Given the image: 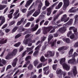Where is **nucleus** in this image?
I'll return each instance as SVG.
<instances>
[{
  "mask_svg": "<svg viewBox=\"0 0 78 78\" xmlns=\"http://www.w3.org/2000/svg\"><path fill=\"white\" fill-rule=\"evenodd\" d=\"M17 61H18V59L17 58H15L13 61V62L12 63V65L13 67H16V64H17Z\"/></svg>",
  "mask_w": 78,
  "mask_h": 78,
  "instance_id": "12",
  "label": "nucleus"
},
{
  "mask_svg": "<svg viewBox=\"0 0 78 78\" xmlns=\"http://www.w3.org/2000/svg\"><path fill=\"white\" fill-rule=\"evenodd\" d=\"M57 64H54L52 66V68L54 70L56 69V67H57Z\"/></svg>",
  "mask_w": 78,
  "mask_h": 78,
  "instance_id": "35",
  "label": "nucleus"
},
{
  "mask_svg": "<svg viewBox=\"0 0 78 78\" xmlns=\"http://www.w3.org/2000/svg\"><path fill=\"white\" fill-rule=\"evenodd\" d=\"M27 9H23L21 10V11L23 13H25L27 12Z\"/></svg>",
  "mask_w": 78,
  "mask_h": 78,
  "instance_id": "38",
  "label": "nucleus"
},
{
  "mask_svg": "<svg viewBox=\"0 0 78 78\" xmlns=\"http://www.w3.org/2000/svg\"><path fill=\"white\" fill-rule=\"evenodd\" d=\"M22 36V35L20 34H18L16 35L15 37V39H17V38H19V37H20V36Z\"/></svg>",
  "mask_w": 78,
  "mask_h": 78,
  "instance_id": "32",
  "label": "nucleus"
},
{
  "mask_svg": "<svg viewBox=\"0 0 78 78\" xmlns=\"http://www.w3.org/2000/svg\"><path fill=\"white\" fill-rule=\"evenodd\" d=\"M56 28H58L57 26H50L48 27H44L43 28V33L44 34H47L48 32H49L53 28V30L55 29Z\"/></svg>",
  "mask_w": 78,
  "mask_h": 78,
  "instance_id": "4",
  "label": "nucleus"
},
{
  "mask_svg": "<svg viewBox=\"0 0 78 78\" xmlns=\"http://www.w3.org/2000/svg\"><path fill=\"white\" fill-rule=\"evenodd\" d=\"M27 41L28 43H30V42H31L32 41L31 39V38H28L27 39Z\"/></svg>",
  "mask_w": 78,
  "mask_h": 78,
  "instance_id": "56",
  "label": "nucleus"
},
{
  "mask_svg": "<svg viewBox=\"0 0 78 78\" xmlns=\"http://www.w3.org/2000/svg\"><path fill=\"white\" fill-rule=\"evenodd\" d=\"M74 47H78V42H77L74 45Z\"/></svg>",
  "mask_w": 78,
  "mask_h": 78,
  "instance_id": "52",
  "label": "nucleus"
},
{
  "mask_svg": "<svg viewBox=\"0 0 78 78\" xmlns=\"http://www.w3.org/2000/svg\"><path fill=\"white\" fill-rule=\"evenodd\" d=\"M41 6L40 5L39 6H38V9L35 11L38 14H39L41 13Z\"/></svg>",
  "mask_w": 78,
  "mask_h": 78,
  "instance_id": "18",
  "label": "nucleus"
},
{
  "mask_svg": "<svg viewBox=\"0 0 78 78\" xmlns=\"http://www.w3.org/2000/svg\"><path fill=\"white\" fill-rule=\"evenodd\" d=\"M8 7H7L5 9L3 14H5V13L7 11H8Z\"/></svg>",
  "mask_w": 78,
  "mask_h": 78,
  "instance_id": "55",
  "label": "nucleus"
},
{
  "mask_svg": "<svg viewBox=\"0 0 78 78\" xmlns=\"http://www.w3.org/2000/svg\"><path fill=\"white\" fill-rule=\"evenodd\" d=\"M7 41H8L7 39H5V40L4 38L2 39L0 38V44L1 45L5 44H6L7 42Z\"/></svg>",
  "mask_w": 78,
  "mask_h": 78,
  "instance_id": "10",
  "label": "nucleus"
},
{
  "mask_svg": "<svg viewBox=\"0 0 78 78\" xmlns=\"http://www.w3.org/2000/svg\"><path fill=\"white\" fill-rule=\"evenodd\" d=\"M5 18H3V19L2 20L1 23H2V24H3V23H5Z\"/></svg>",
  "mask_w": 78,
  "mask_h": 78,
  "instance_id": "51",
  "label": "nucleus"
},
{
  "mask_svg": "<svg viewBox=\"0 0 78 78\" xmlns=\"http://www.w3.org/2000/svg\"><path fill=\"white\" fill-rule=\"evenodd\" d=\"M49 23V21H46L44 23V25H47Z\"/></svg>",
  "mask_w": 78,
  "mask_h": 78,
  "instance_id": "54",
  "label": "nucleus"
},
{
  "mask_svg": "<svg viewBox=\"0 0 78 78\" xmlns=\"http://www.w3.org/2000/svg\"><path fill=\"white\" fill-rule=\"evenodd\" d=\"M21 44V43L20 42H19L17 43H16L14 45V46L16 47H19L20 45Z\"/></svg>",
  "mask_w": 78,
  "mask_h": 78,
  "instance_id": "29",
  "label": "nucleus"
},
{
  "mask_svg": "<svg viewBox=\"0 0 78 78\" xmlns=\"http://www.w3.org/2000/svg\"><path fill=\"white\" fill-rule=\"evenodd\" d=\"M35 11V9H33L32 10L28 12V13H27V17H30L31 14H32V13H33Z\"/></svg>",
  "mask_w": 78,
  "mask_h": 78,
  "instance_id": "13",
  "label": "nucleus"
},
{
  "mask_svg": "<svg viewBox=\"0 0 78 78\" xmlns=\"http://www.w3.org/2000/svg\"><path fill=\"white\" fill-rule=\"evenodd\" d=\"M73 73L74 76H75L77 73H78V72H77V70H76V66H74L73 68Z\"/></svg>",
  "mask_w": 78,
  "mask_h": 78,
  "instance_id": "15",
  "label": "nucleus"
},
{
  "mask_svg": "<svg viewBox=\"0 0 78 78\" xmlns=\"http://www.w3.org/2000/svg\"><path fill=\"white\" fill-rule=\"evenodd\" d=\"M63 9L65 10L66 9L67 6H69V4H70V2H69V0H63Z\"/></svg>",
  "mask_w": 78,
  "mask_h": 78,
  "instance_id": "6",
  "label": "nucleus"
},
{
  "mask_svg": "<svg viewBox=\"0 0 78 78\" xmlns=\"http://www.w3.org/2000/svg\"><path fill=\"white\" fill-rule=\"evenodd\" d=\"M68 76H72V73L71 72H69L68 73Z\"/></svg>",
  "mask_w": 78,
  "mask_h": 78,
  "instance_id": "62",
  "label": "nucleus"
},
{
  "mask_svg": "<svg viewBox=\"0 0 78 78\" xmlns=\"http://www.w3.org/2000/svg\"><path fill=\"white\" fill-rule=\"evenodd\" d=\"M6 27H7V24H5L4 25L2 28V29H4Z\"/></svg>",
  "mask_w": 78,
  "mask_h": 78,
  "instance_id": "60",
  "label": "nucleus"
},
{
  "mask_svg": "<svg viewBox=\"0 0 78 78\" xmlns=\"http://www.w3.org/2000/svg\"><path fill=\"white\" fill-rule=\"evenodd\" d=\"M39 14L35 12L34 14L33 15V16H34V17H37V16Z\"/></svg>",
  "mask_w": 78,
  "mask_h": 78,
  "instance_id": "41",
  "label": "nucleus"
},
{
  "mask_svg": "<svg viewBox=\"0 0 78 78\" xmlns=\"http://www.w3.org/2000/svg\"><path fill=\"white\" fill-rule=\"evenodd\" d=\"M12 66H11V65H9L8 66H7L6 69V71H7L8 69H9L11 68Z\"/></svg>",
  "mask_w": 78,
  "mask_h": 78,
  "instance_id": "44",
  "label": "nucleus"
},
{
  "mask_svg": "<svg viewBox=\"0 0 78 78\" xmlns=\"http://www.w3.org/2000/svg\"><path fill=\"white\" fill-rule=\"evenodd\" d=\"M17 49H15L13 50L12 52L11 53L12 55L13 56H14V55H16V54H17Z\"/></svg>",
  "mask_w": 78,
  "mask_h": 78,
  "instance_id": "19",
  "label": "nucleus"
},
{
  "mask_svg": "<svg viewBox=\"0 0 78 78\" xmlns=\"http://www.w3.org/2000/svg\"><path fill=\"white\" fill-rule=\"evenodd\" d=\"M27 69H28V70H31L33 69V65L31 64H30L28 66Z\"/></svg>",
  "mask_w": 78,
  "mask_h": 78,
  "instance_id": "24",
  "label": "nucleus"
},
{
  "mask_svg": "<svg viewBox=\"0 0 78 78\" xmlns=\"http://www.w3.org/2000/svg\"><path fill=\"white\" fill-rule=\"evenodd\" d=\"M15 22H15V21H12L11 23H9V26H12V25H14V23H15Z\"/></svg>",
  "mask_w": 78,
  "mask_h": 78,
  "instance_id": "39",
  "label": "nucleus"
},
{
  "mask_svg": "<svg viewBox=\"0 0 78 78\" xmlns=\"http://www.w3.org/2000/svg\"><path fill=\"white\" fill-rule=\"evenodd\" d=\"M70 39H73V41H75V40H76V38H75V35H74L73 34L70 36Z\"/></svg>",
  "mask_w": 78,
  "mask_h": 78,
  "instance_id": "28",
  "label": "nucleus"
},
{
  "mask_svg": "<svg viewBox=\"0 0 78 78\" xmlns=\"http://www.w3.org/2000/svg\"><path fill=\"white\" fill-rule=\"evenodd\" d=\"M39 2L40 4H39L38 5V6H39V5H40L41 6V7L42 8V6L43 5L42 2L41 1V0H40Z\"/></svg>",
  "mask_w": 78,
  "mask_h": 78,
  "instance_id": "57",
  "label": "nucleus"
},
{
  "mask_svg": "<svg viewBox=\"0 0 78 78\" xmlns=\"http://www.w3.org/2000/svg\"><path fill=\"white\" fill-rule=\"evenodd\" d=\"M23 43L24 44H25V45H27V44H28V40L27 39L26 40H24L23 41Z\"/></svg>",
  "mask_w": 78,
  "mask_h": 78,
  "instance_id": "46",
  "label": "nucleus"
},
{
  "mask_svg": "<svg viewBox=\"0 0 78 78\" xmlns=\"http://www.w3.org/2000/svg\"><path fill=\"white\" fill-rule=\"evenodd\" d=\"M50 5V3L49 2L47 1H45V5L46 6H49V5Z\"/></svg>",
  "mask_w": 78,
  "mask_h": 78,
  "instance_id": "34",
  "label": "nucleus"
},
{
  "mask_svg": "<svg viewBox=\"0 0 78 78\" xmlns=\"http://www.w3.org/2000/svg\"><path fill=\"white\" fill-rule=\"evenodd\" d=\"M27 52V51H24L22 54V56L23 57L26 54V52Z\"/></svg>",
  "mask_w": 78,
  "mask_h": 78,
  "instance_id": "58",
  "label": "nucleus"
},
{
  "mask_svg": "<svg viewBox=\"0 0 78 78\" xmlns=\"http://www.w3.org/2000/svg\"><path fill=\"white\" fill-rule=\"evenodd\" d=\"M34 47V46H32L30 48H27V50L26 51V52L28 53L29 52V51H31V50H32L33 49Z\"/></svg>",
  "mask_w": 78,
  "mask_h": 78,
  "instance_id": "22",
  "label": "nucleus"
},
{
  "mask_svg": "<svg viewBox=\"0 0 78 78\" xmlns=\"http://www.w3.org/2000/svg\"><path fill=\"white\" fill-rule=\"evenodd\" d=\"M56 73L57 74L58 76V78H62V74H63V71H62L61 69L57 70Z\"/></svg>",
  "mask_w": 78,
  "mask_h": 78,
  "instance_id": "8",
  "label": "nucleus"
},
{
  "mask_svg": "<svg viewBox=\"0 0 78 78\" xmlns=\"http://www.w3.org/2000/svg\"><path fill=\"white\" fill-rule=\"evenodd\" d=\"M61 14L60 13H59L58 14H57L56 16H55L54 18V19H53L54 21H55V20H56L58 19V17H59V16H60V15H61Z\"/></svg>",
  "mask_w": 78,
  "mask_h": 78,
  "instance_id": "25",
  "label": "nucleus"
},
{
  "mask_svg": "<svg viewBox=\"0 0 78 78\" xmlns=\"http://www.w3.org/2000/svg\"><path fill=\"white\" fill-rule=\"evenodd\" d=\"M6 7V5H0V10H3Z\"/></svg>",
  "mask_w": 78,
  "mask_h": 78,
  "instance_id": "23",
  "label": "nucleus"
},
{
  "mask_svg": "<svg viewBox=\"0 0 78 78\" xmlns=\"http://www.w3.org/2000/svg\"><path fill=\"white\" fill-rule=\"evenodd\" d=\"M75 27H70L69 28V30H74V29H75Z\"/></svg>",
  "mask_w": 78,
  "mask_h": 78,
  "instance_id": "50",
  "label": "nucleus"
},
{
  "mask_svg": "<svg viewBox=\"0 0 78 78\" xmlns=\"http://www.w3.org/2000/svg\"><path fill=\"white\" fill-rule=\"evenodd\" d=\"M62 40L63 41H65L67 44H69L70 42V41L69 38H66L65 37L63 38Z\"/></svg>",
  "mask_w": 78,
  "mask_h": 78,
  "instance_id": "17",
  "label": "nucleus"
},
{
  "mask_svg": "<svg viewBox=\"0 0 78 78\" xmlns=\"http://www.w3.org/2000/svg\"><path fill=\"white\" fill-rule=\"evenodd\" d=\"M73 51V48L71 49L69 51L68 57L70 58V57H72L73 58L68 60V62L70 64H73L74 65L76 63V60H75V56H78V54L76 52H75L73 55H72Z\"/></svg>",
  "mask_w": 78,
  "mask_h": 78,
  "instance_id": "1",
  "label": "nucleus"
},
{
  "mask_svg": "<svg viewBox=\"0 0 78 78\" xmlns=\"http://www.w3.org/2000/svg\"><path fill=\"white\" fill-rule=\"evenodd\" d=\"M13 56L12 54L10 53L8 54L6 57L5 59H11V57Z\"/></svg>",
  "mask_w": 78,
  "mask_h": 78,
  "instance_id": "20",
  "label": "nucleus"
},
{
  "mask_svg": "<svg viewBox=\"0 0 78 78\" xmlns=\"http://www.w3.org/2000/svg\"><path fill=\"white\" fill-rule=\"evenodd\" d=\"M41 46H42L41 44L38 45L35 48V50H39V48H40V47H41Z\"/></svg>",
  "mask_w": 78,
  "mask_h": 78,
  "instance_id": "33",
  "label": "nucleus"
},
{
  "mask_svg": "<svg viewBox=\"0 0 78 78\" xmlns=\"http://www.w3.org/2000/svg\"><path fill=\"white\" fill-rule=\"evenodd\" d=\"M44 22H45V20H43L42 21H41L40 23V25H42V24L44 23Z\"/></svg>",
  "mask_w": 78,
  "mask_h": 78,
  "instance_id": "63",
  "label": "nucleus"
},
{
  "mask_svg": "<svg viewBox=\"0 0 78 78\" xmlns=\"http://www.w3.org/2000/svg\"><path fill=\"white\" fill-rule=\"evenodd\" d=\"M2 63L3 64H5L6 63V62L5 60L4 59L2 60Z\"/></svg>",
  "mask_w": 78,
  "mask_h": 78,
  "instance_id": "61",
  "label": "nucleus"
},
{
  "mask_svg": "<svg viewBox=\"0 0 78 78\" xmlns=\"http://www.w3.org/2000/svg\"><path fill=\"white\" fill-rule=\"evenodd\" d=\"M39 52V51H35L34 53V55L35 56H37V53Z\"/></svg>",
  "mask_w": 78,
  "mask_h": 78,
  "instance_id": "47",
  "label": "nucleus"
},
{
  "mask_svg": "<svg viewBox=\"0 0 78 78\" xmlns=\"http://www.w3.org/2000/svg\"><path fill=\"white\" fill-rule=\"evenodd\" d=\"M10 30V29H7L5 30V31L6 33H9V32Z\"/></svg>",
  "mask_w": 78,
  "mask_h": 78,
  "instance_id": "53",
  "label": "nucleus"
},
{
  "mask_svg": "<svg viewBox=\"0 0 78 78\" xmlns=\"http://www.w3.org/2000/svg\"><path fill=\"white\" fill-rule=\"evenodd\" d=\"M48 69H49V66H48L43 68V70L44 71H47Z\"/></svg>",
  "mask_w": 78,
  "mask_h": 78,
  "instance_id": "31",
  "label": "nucleus"
},
{
  "mask_svg": "<svg viewBox=\"0 0 78 78\" xmlns=\"http://www.w3.org/2000/svg\"><path fill=\"white\" fill-rule=\"evenodd\" d=\"M62 4H63V3H62V2H60L58 5H57L55 7V9H60L61 7L62 6Z\"/></svg>",
  "mask_w": 78,
  "mask_h": 78,
  "instance_id": "16",
  "label": "nucleus"
},
{
  "mask_svg": "<svg viewBox=\"0 0 78 78\" xmlns=\"http://www.w3.org/2000/svg\"><path fill=\"white\" fill-rule=\"evenodd\" d=\"M67 15L65 14L63 15V17H62L61 19V20L62 22H63L64 21V22L66 23L69 20V17H68L67 18Z\"/></svg>",
  "mask_w": 78,
  "mask_h": 78,
  "instance_id": "7",
  "label": "nucleus"
},
{
  "mask_svg": "<svg viewBox=\"0 0 78 78\" xmlns=\"http://www.w3.org/2000/svg\"><path fill=\"white\" fill-rule=\"evenodd\" d=\"M31 57L30 55H28L25 58V61H28L29 59H31Z\"/></svg>",
  "mask_w": 78,
  "mask_h": 78,
  "instance_id": "30",
  "label": "nucleus"
},
{
  "mask_svg": "<svg viewBox=\"0 0 78 78\" xmlns=\"http://www.w3.org/2000/svg\"><path fill=\"white\" fill-rule=\"evenodd\" d=\"M40 61L41 62H45V57H44V56H42L41 57V58H40Z\"/></svg>",
  "mask_w": 78,
  "mask_h": 78,
  "instance_id": "26",
  "label": "nucleus"
},
{
  "mask_svg": "<svg viewBox=\"0 0 78 78\" xmlns=\"http://www.w3.org/2000/svg\"><path fill=\"white\" fill-rule=\"evenodd\" d=\"M49 77L50 78H53V74H50L49 75Z\"/></svg>",
  "mask_w": 78,
  "mask_h": 78,
  "instance_id": "59",
  "label": "nucleus"
},
{
  "mask_svg": "<svg viewBox=\"0 0 78 78\" xmlns=\"http://www.w3.org/2000/svg\"><path fill=\"white\" fill-rule=\"evenodd\" d=\"M18 27H15L13 29H12V33H14V32H15V31L18 29Z\"/></svg>",
  "mask_w": 78,
  "mask_h": 78,
  "instance_id": "27",
  "label": "nucleus"
},
{
  "mask_svg": "<svg viewBox=\"0 0 78 78\" xmlns=\"http://www.w3.org/2000/svg\"><path fill=\"white\" fill-rule=\"evenodd\" d=\"M56 41H57V40H55L53 42H52V41L50 42V44H51V47H54V45H55V44H56Z\"/></svg>",
  "mask_w": 78,
  "mask_h": 78,
  "instance_id": "21",
  "label": "nucleus"
},
{
  "mask_svg": "<svg viewBox=\"0 0 78 78\" xmlns=\"http://www.w3.org/2000/svg\"><path fill=\"white\" fill-rule=\"evenodd\" d=\"M73 21V19H70L69 22L65 24V26L61 27L58 29V31L60 32L61 33H64L67 31V28L68 27V25H71Z\"/></svg>",
  "mask_w": 78,
  "mask_h": 78,
  "instance_id": "2",
  "label": "nucleus"
},
{
  "mask_svg": "<svg viewBox=\"0 0 78 78\" xmlns=\"http://www.w3.org/2000/svg\"><path fill=\"white\" fill-rule=\"evenodd\" d=\"M30 24H31V23L28 22L27 23L25 26V27H30Z\"/></svg>",
  "mask_w": 78,
  "mask_h": 78,
  "instance_id": "42",
  "label": "nucleus"
},
{
  "mask_svg": "<svg viewBox=\"0 0 78 78\" xmlns=\"http://www.w3.org/2000/svg\"><path fill=\"white\" fill-rule=\"evenodd\" d=\"M66 62V58H62L60 61V64L62 65L64 69L66 70H69L70 69V66L65 63Z\"/></svg>",
  "mask_w": 78,
  "mask_h": 78,
  "instance_id": "3",
  "label": "nucleus"
},
{
  "mask_svg": "<svg viewBox=\"0 0 78 78\" xmlns=\"http://www.w3.org/2000/svg\"><path fill=\"white\" fill-rule=\"evenodd\" d=\"M41 33V29H39L37 31V32L36 33V34L37 35V34H39Z\"/></svg>",
  "mask_w": 78,
  "mask_h": 78,
  "instance_id": "49",
  "label": "nucleus"
},
{
  "mask_svg": "<svg viewBox=\"0 0 78 78\" xmlns=\"http://www.w3.org/2000/svg\"><path fill=\"white\" fill-rule=\"evenodd\" d=\"M59 3V2H57L54 3L52 5H51L50 7L48 8L47 9V11L48 12L47 13V15L48 16H50L51 14V11H52V9H53V8L56 6V5Z\"/></svg>",
  "mask_w": 78,
  "mask_h": 78,
  "instance_id": "5",
  "label": "nucleus"
},
{
  "mask_svg": "<svg viewBox=\"0 0 78 78\" xmlns=\"http://www.w3.org/2000/svg\"><path fill=\"white\" fill-rule=\"evenodd\" d=\"M31 78H37V76L36 75H34L31 76Z\"/></svg>",
  "mask_w": 78,
  "mask_h": 78,
  "instance_id": "64",
  "label": "nucleus"
},
{
  "mask_svg": "<svg viewBox=\"0 0 78 78\" xmlns=\"http://www.w3.org/2000/svg\"><path fill=\"white\" fill-rule=\"evenodd\" d=\"M33 0H29L27 2V3L25 5V6L26 8H27V6H30V4L33 2Z\"/></svg>",
  "mask_w": 78,
  "mask_h": 78,
  "instance_id": "14",
  "label": "nucleus"
},
{
  "mask_svg": "<svg viewBox=\"0 0 78 78\" xmlns=\"http://www.w3.org/2000/svg\"><path fill=\"white\" fill-rule=\"evenodd\" d=\"M55 56V51H47L46 56Z\"/></svg>",
  "mask_w": 78,
  "mask_h": 78,
  "instance_id": "9",
  "label": "nucleus"
},
{
  "mask_svg": "<svg viewBox=\"0 0 78 78\" xmlns=\"http://www.w3.org/2000/svg\"><path fill=\"white\" fill-rule=\"evenodd\" d=\"M72 32L71 31H69L67 34V36L68 37H69V36H70L71 34H72Z\"/></svg>",
  "mask_w": 78,
  "mask_h": 78,
  "instance_id": "40",
  "label": "nucleus"
},
{
  "mask_svg": "<svg viewBox=\"0 0 78 78\" xmlns=\"http://www.w3.org/2000/svg\"><path fill=\"white\" fill-rule=\"evenodd\" d=\"M46 47H47L46 45H44V46H43L42 47V51H44V50H45Z\"/></svg>",
  "mask_w": 78,
  "mask_h": 78,
  "instance_id": "48",
  "label": "nucleus"
},
{
  "mask_svg": "<svg viewBox=\"0 0 78 78\" xmlns=\"http://www.w3.org/2000/svg\"><path fill=\"white\" fill-rule=\"evenodd\" d=\"M42 67V63H41L37 67V69H39V68H41V67Z\"/></svg>",
  "mask_w": 78,
  "mask_h": 78,
  "instance_id": "45",
  "label": "nucleus"
},
{
  "mask_svg": "<svg viewBox=\"0 0 78 78\" xmlns=\"http://www.w3.org/2000/svg\"><path fill=\"white\" fill-rule=\"evenodd\" d=\"M69 48V47L66 46H63L62 47L58 48V51H60V52L62 51L63 50H66Z\"/></svg>",
  "mask_w": 78,
  "mask_h": 78,
  "instance_id": "11",
  "label": "nucleus"
},
{
  "mask_svg": "<svg viewBox=\"0 0 78 78\" xmlns=\"http://www.w3.org/2000/svg\"><path fill=\"white\" fill-rule=\"evenodd\" d=\"M38 62L36 60L35 61H34V66L36 67V66H37V65L38 64Z\"/></svg>",
  "mask_w": 78,
  "mask_h": 78,
  "instance_id": "36",
  "label": "nucleus"
},
{
  "mask_svg": "<svg viewBox=\"0 0 78 78\" xmlns=\"http://www.w3.org/2000/svg\"><path fill=\"white\" fill-rule=\"evenodd\" d=\"M19 9L16 10L15 12L14 13V14H13V16H16V15L18 13H19Z\"/></svg>",
  "mask_w": 78,
  "mask_h": 78,
  "instance_id": "37",
  "label": "nucleus"
},
{
  "mask_svg": "<svg viewBox=\"0 0 78 78\" xmlns=\"http://www.w3.org/2000/svg\"><path fill=\"white\" fill-rule=\"evenodd\" d=\"M8 17L9 18V19H11L12 17V13H10L8 15Z\"/></svg>",
  "mask_w": 78,
  "mask_h": 78,
  "instance_id": "43",
  "label": "nucleus"
}]
</instances>
